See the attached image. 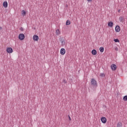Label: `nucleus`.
Segmentation results:
<instances>
[{"instance_id":"f257e3e1","label":"nucleus","mask_w":127,"mask_h":127,"mask_svg":"<svg viewBox=\"0 0 127 127\" xmlns=\"http://www.w3.org/2000/svg\"><path fill=\"white\" fill-rule=\"evenodd\" d=\"M24 34H20L18 36V38L20 40H23L24 39Z\"/></svg>"},{"instance_id":"f03ea898","label":"nucleus","mask_w":127,"mask_h":127,"mask_svg":"<svg viewBox=\"0 0 127 127\" xmlns=\"http://www.w3.org/2000/svg\"><path fill=\"white\" fill-rule=\"evenodd\" d=\"M91 84L94 87H97L98 86L97 84V81H96V80H91Z\"/></svg>"},{"instance_id":"7ed1b4c3","label":"nucleus","mask_w":127,"mask_h":127,"mask_svg":"<svg viewBox=\"0 0 127 127\" xmlns=\"http://www.w3.org/2000/svg\"><path fill=\"white\" fill-rule=\"evenodd\" d=\"M60 53L61 55H65V53H66V50L64 48H62L61 49Z\"/></svg>"},{"instance_id":"20e7f679","label":"nucleus","mask_w":127,"mask_h":127,"mask_svg":"<svg viewBox=\"0 0 127 127\" xmlns=\"http://www.w3.org/2000/svg\"><path fill=\"white\" fill-rule=\"evenodd\" d=\"M111 69L113 71H116L117 70V65L115 64H112Z\"/></svg>"},{"instance_id":"39448f33","label":"nucleus","mask_w":127,"mask_h":127,"mask_svg":"<svg viewBox=\"0 0 127 127\" xmlns=\"http://www.w3.org/2000/svg\"><path fill=\"white\" fill-rule=\"evenodd\" d=\"M101 120L103 124H106L107 123V119L105 117H102Z\"/></svg>"},{"instance_id":"423d86ee","label":"nucleus","mask_w":127,"mask_h":127,"mask_svg":"<svg viewBox=\"0 0 127 127\" xmlns=\"http://www.w3.org/2000/svg\"><path fill=\"white\" fill-rule=\"evenodd\" d=\"M120 30H121V28L120 27V26L119 25L116 26L115 27V31L116 32H120Z\"/></svg>"},{"instance_id":"0eeeda50","label":"nucleus","mask_w":127,"mask_h":127,"mask_svg":"<svg viewBox=\"0 0 127 127\" xmlns=\"http://www.w3.org/2000/svg\"><path fill=\"white\" fill-rule=\"evenodd\" d=\"M33 39L35 41H38V39H39V37H38L37 35H34L33 37Z\"/></svg>"},{"instance_id":"6e6552de","label":"nucleus","mask_w":127,"mask_h":127,"mask_svg":"<svg viewBox=\"0 0 127 127\" xmlns=\"http://www.w3.org/2000/svg\"><path fill=\"white\" fill-rule=\"evenodd\" d=\"M6 51L7 53H12V48H7L6 49Z\"/></svg>"},{"instance_id":"1a4fd4ad","label":"nucleus","mask_w":127,"mask_h":127,"mask_svg":"<svg viewBox=\"0 0 127 127\" xmlns=\"http://www.w3.org/2000/svg\"><path fill=\"white\" fill-rule=\"evenodd\" d=\"M7 5H8L7 1H4V2H3V6L5 8H6V7H7Z\"/></svg>"},{"instance_id":"9d476101","label":"nucleus","mask_w":127,"mask_h":127,"mask_svg":"<svg viewBox=\"0 0 127 127\" xmlns=\"http://www.w3.org/2000/svg\"><path fill=\"white\" fill-rule=\"evenodd\" d=\"M108 25L109 27H113V26L114 25V23L113 22H109L108 23Z\"/></svg>"},{"instance_id":"9b49d317","label":"nucleus","mask_w":127,"mask_h":127,"mask_svg":"<svg viewBox=\"0 0 127 127\" xmlns=\"http://www.w3.org/2000/svg\"><path fill=\"white\" fill-rule=\"evenodd\" d=\"M61 42L62 43V46H64L66 44V42L65 41V40H61Z\"/></svg>"},{"instance_id":"f8f14e48","label":"nucleus","mask_w":127,"mask_h":127,"mask_svg":"<svg viewBox=\"0 0 127 127\" xmlns=\"http://www.w3.org/2000/svg\"><path fill=\"white\" fill-rule=\"evenodd\" d=\"M91 53L92 55H96L97 54V51L96 50L94 49L92 51Z\"/></svg>"},{"instance_id":"ddd939ff","label":"nucleus","mask_w":127,"mask_h":127,"mask_svg":"<svg viewBox=\"0 0 127 127\" xmlns=\"http://www.w3.org/2000/svg\"><path fill=\"white\" fill-rule=\"evenodd\" d=\"M117 127H123V123L122 122L118 123Z\"/></svg>"},{"instance_id":"4468645a","label":"nucleus","mask_w":127,"mask_h":127,"mask_svg":"<svg viewBox=\"0 0 127 127\" xmlns=\"http://www.w3.org/2000/svg\"><path fill=\"white\" fill-rule=\"evenodd\" d=\"M56 35H59V34H60V31L59 30V29L56 30Z\"/></svg>"},{"instance_id":"2eb2a0df","label":"nucleus","mask_w":127,"mask_h":127,"mask_svg":"<svg viewBox=\"0 0 127 127\" xmlns=\"http://www.w3.org/2000/svg\"><path fill=\"white\" fill-rule=\"evenodd\" d=\"M25 14H26V12H25V11L24 10H22V15L24 16V15H25Z\"/></svg>"},{"instance_id":"dca6fc26","label":"nucleus","mask_w":127,"mask_h":127,"mask_svg":"<svg viewBox=\"0 0 127 127\" xmlns=\"http://www.w3.org/2000/svg\"><path fill=\"white\" fill-rule=\"evenodd\" d=\"M70 24H71V22L67 20L66 22V25H70Z\"/></svg>"},{"instance_id":"f3484780","label":"nucleus","mask_w":127,"mask_h":127,"mask_svg":"<svg viewBox=\"0 0 127 127\" xmlns=\"http://www.w3.org/2000/svg\"><path fill=\"white\" fill-rule=\"evenodd\" d=\"M99 50H100V52H102V53L104 52V47H100L99 48Z\"/></svg>"},{"instance_id":"a211bd4d","label":"nucleus","mask_w":127,"mask_h":127,"mask_svg":"<svg viewBox=\"0 0 127 127\" xmlns=\"http://www.w3.org/2000/svg\"><path fill=\"white\" fill-rule=\"evenodd\" d=\"M124 101H127V95L123 97Z\"/></svg>"},{"instance_id":"6ab92c4d","label":"nucleus","mask_w":127,"mask_h":127,"mask_svg":"<svg viewBox=\"0 0 127 127\" xmlns=\"http://www.w3.org/2000/svg\"><path fill=\"white\" fill-rule=\"evenodd\" d=\"M114 41H115V42H120V40L118 39H114Z\"/></svg>"},{"instance_id":"aec40b11","label":"nucleus","mask_w":127,"mask_h":127,"mask_svg":"<svg viewBox=\"0 0 127 127\" xmlns=\"http://www.w3.org/2000/svg\"><path fill=\"white\" fill-rule=\"evenodd\" d=\"M100 77H105V74L101 73L100 74Z\"/></svg>"},{"instance_id":"412c9836","label":"nucleus","mask_w":127,"mask_h":127,"mask_svg":"<svg viewBox=\"0 0 127 127\" xmlns=\"http://www.w3.org/2000/svg\"><path fill=\"white\" fill-rule=\"evenodd\" d=\"M63 83H64V84H66V83H67V81L65 80H63Z\"/></svg>"},{"instance_id":"4be33fe9","label":"nucleus","mask_w":127,"mask_h":127,"mask_svg":"<svg viewBox=\"0 0 127 127\" xmlns=\"http://www.w3.org/2000/svg\"><path fill=\"white\" fill-rule=\"evenodd\" d=\"M115 50H116V51H119V48L118 47H116L115 48Z\"/></svg>"},{"instance_id":"5701e85b","label":"nucleus","mask_w":127,"mask_h":127,"mask_svg":"<svg viewBox=\"0 0 127 127\" xmlns=\"http://www.w3.org/2000/svg\"><path fill=\"white\" fill-rule=\"evenodd\" d=\"M68 117L69 120L71 121V117H70V115H68Z\"/></svg>"},{"instance_id":"b1692460","label":"nucleus","mask_w":127,"mask_h":127,"mask_svg":"<svg viewBox=\"0 0 127 127\" xmlns=\"http://www.w3.org/2000/svg\"><path fill=\"white\" fill-rule=\"evenodd\" d=\"M1 29H2L1 27H0V30H1Z\"/></svg>"},{"instance_id":"393cba45","label":"nucleus","mask_w":127,"mask_h":127,"mask_svg":"<svg viewBox=\"0 0 127 127\" xmlns=\"http://www.w3.org/2000/svg\"><path fill=\"white\" fill-rule=\"evenodd\" d=\"M90 0H87V1H90Z\"/></svg>"},{"instance_id":"a878e982","label":"nucleus","mask_w":127,"mask_h":127,"mask_svg":"<svg viewBox=\"0 0 127 127\" xmlns=\"http://www.w3.org/2000/svg\"><path fill=\"white\" fill-rule=\"evenodd\" d=\"M91 80H94V79L92 78V79H91Z\"/></svg>"}]
</instances>
